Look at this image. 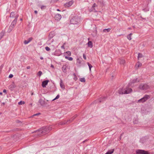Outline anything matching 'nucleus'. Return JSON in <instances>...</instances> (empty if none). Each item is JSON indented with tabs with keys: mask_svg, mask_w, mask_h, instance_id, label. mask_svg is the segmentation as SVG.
Wrapping results in <instances>:
<instances>
[{
	"mask_svg": "<svg viewBox=\"0 0 154 154\" xmlns=\"http://www.w3.org/2000/svg\"><path fill=\"white\" fill-rule=\"evenodd\" d=\"M41 8L42 10H43V9H45L46 8V7L45 6L43 5L41 7Z\"/></svg>",
	"mask_w": 154,
	"mask_h": 154,
	"instance_id": "a19ab883",
	"label": "nucleus"
},
{
	"mask_svg": "<svg viewBox=\"0 0 154 154\" xmlns=\"http://www.w3.org/2000/svg\"><path fill=\"white\" fill-rule=\"evenodd\" d=\"M140 80L137 78H136L130 80V82L128 84V86H131L132 84L139 82Z\"/></svg>",
	"mask_w": 154,
	"mask_h": 154,
	"instance_id": "0eeeda50",
	"label": "nucleus"
},
{
	"mask_svg": "<svg viewBox=\"0 0 154 154\" xmlns=\"http://www.w3.org/2000/svg\"><path fill=\"white\" fill-rule=\"evenodd\" d=\"M17 15H18L17 14H16V13L14 12H12L11 13L10 17L12 18H16V17Z\"/></svg>",
	"mask_w": 154,
	"mask_h": 154,
	"instance_id": "f3484780",
	"label": "nucleus"
},
{
	"mask_svg": "<svg viewBox=\"0 0 154 154\" xmlns=\"http://www.w3.org/2000/svg\"><path fill=\"white\" fill-rule=\"evenodd\" d=\"M87 64H88V65L89 66V70H90V71H91V68L92 67V65L90 63H89L88 62L87 63Z\"/></svg>",
	"mask_w": 154,
	"mask_h": 154,
	"instance_id": "72a5a7b5",
	"label": "nucleus"
},
{
	"mask_svg": "<svg viewBox=\"0 0 154 154\" xmlns=\"http://www.w3.org/2000/svg\"><path fill=\"white\" fill-rule=\"evenodd\" d=\"M49 82L48 80H45L42 83V86L43 88H45L46 87V86L47 85L48 83Z\"/></svg>",
	"mask_w": 154,
	"mask_h": 154,
	"instance_id": "4468645a",
	"label": "nucleus"
},
{
	"mask_svg": "<svg viewBox=\"0 0 154 154\" xmlns=\"http://www.w3.org/2000/svg\"><path fill=\"white\" fill-rule=\"evenodd\" d=\"M33 93H32V95H33Z\"/></svg>",
	"mask_w": 154,
	"mask_h": 154,
	"instance_id": "0e129e2a",
	"label": "nucleus"
},
{
	"mask_svg": "<svg viewBox=\"0 0 154 154\" xmlns=\"http://www.w3.org/2000/svg\"><path fill=\"white\" fill-rule=\"evenodd\" d=\"M34 12H35V14H37V11H34Z\"/></svg>",
	"mask_w": 154,
	"mask_h": 154,
	"instance_id": "6e6d98bb",
	"label": "nucleus"
},
{
	"mask_svg": "<svg viewBox=\"0 0 154 154\" xmlns=\"http://www.w3.org/2000/svg\"><path fill=\"white\" fill-rule=\"evenodd\" d=\"M65 58L70 61H72L73 60V58L72 57H69L67 56H65Z\"/></svg>",
	"mask_w": 154,
	"mask_h": 154,
	"instance_id": "2f4dec72",
	"label": "nucleus"
},
{
	"mask_svg": "<svg viewBox=\"0 0 154 154\" xmlns=\"http://www.w3.org/2000/svg\"><path fill=\"white\" fill-rule=\"evenodd\" d=\"M77 115H75L71 118L70 119L68 120L67 122L69 123L72 122L76 117H77Z\"/></svg>",
	"mask_w": 154,
	"mask_h": 154,
	"instance_id": "6ab92c4d",
	"label": "nucleus"
},
{
	"mask_svg": "<svg viewBox=\"0 0 154 154\" xmlns=\"http://www.w3.org/2000/svg\"><path fill=\"white\" fill-rule=\"evenodd\" d=\"M40 114V113H36V114H34L33 115V116H37V115H39Z\"/></svg>",
	"mask_w": 154,
	"mask_h": 154,
	"instance_id": "de8ad7c7",
	"label": "nucleus"
},
{
	"mask_svg": "<svg viewBox=\"0 0 154 154\" xmlns=\"http://www.w3.org/2000/svg\"><path fill=\"white\" fill-rule=\"evenodd\" d=\"M79 80L82 82H85V79L84 77L80 78Z\"/></svg>",
	"mask_w": 154,
	"mask_h": 154,
	"instance_id": "473e14b6",
	"label": "nucleus"
},
{
	"mask_svg": "<svg viewBox=\"0 0 154 154\" xmlns=\"http://www.w3.org/2000/svg\"><path fill=\"white\" fill-rule=\"evenodd\" d=\"M85 140H84L83 141V143H84L85 142Z\"/></svg>",
	"mask_w": 154,
	"mask_h": 154,
	"instance_id": "e2e57ef3",
	"label": "nucleus"
},
{
	"mask_svg": "<svg viewBox=\"0 0 154 154\" xmlns=\"http://www.w3.org/2000/svg\"><path fill=\"white\" fill-rule=\"evenodd\" d=\"M62 54L61 51L60 49L56 50L54 52V55L57 56H60Z\"/></svg>",
	"mask_w": 154,
	"mask_h": 154,
	"instance_id": "9b49d317",
	"label": "nucleus"
},
{
	"mask_svg": "<svg viewBox=\"0 0 154 154\" xmlns=\"http://www.w3.org/2000/svg\"><path fill=\"white\" fill-rule=\"evenodd\" d=\"M77 79V78L76 77V76H75L74 78V80H75V81H76Z\"/></svg>",
	"mask_w": 154,
	"mask_h": 154,
	"instance_id": "09e8293b",
	"label": "nucleus"
},
{
	"mask_svg": "<svg viewBox=\"0 0 154 154\" xmlns=\"http://www.w3.org/2000/svg\"><path fill=\"white\" fill-rule=\"evenodd\" d=\"M51 67L53 68H54V67L53 66V65L52 64H51Z\"/></svg>",
	"mask_w": 154,
	"mask_h": 154,
	"instance_id": "5fc2aeb1",
	"label": "nucleus"
},
{
	"mask_svg": "<svg viewBox=\"0 0 154 154\" xmlns=\"http://www.w3.org/2000/svg\"><path fill=\"white\" fill-rule=\"evenodd\" d=\"M40 59H41V60H43V58L42 57H40Z\"/></svg>",
	"mask_w": 154,
	"mask_h": 154,
	"instance_id": "864d4df0",
	"label": "nucleus"
},
{
	"mask_svg": "<svg viewBox=\"0 0 154 154\" xmlns=\"http://www.w3.org/2000/svg\"><path fill=\"white\" fill-rule=\"evenodd\" d=\"M60 85L61 88L63 89L65 88V86L64 85L61 79L60 80Z\"/></svg>",
	"mask_w": 154,
	"mask_h": 154,
	"instance_id": "b1692460",
	"label": "nucleus"
},
{
	"mask_svg": "<svg viewBox=\"0 0 154 154\" xmlns=\"http://www.w3.org/2000/svg\"><path fill=\"white\" fill-rule=\"evenodd\" d=\"M18 17V15H17L15 18L14 20L12 22L11 25L10 26V28L11 29H13L14 27L15 26L16 24L17 20V18Z\"/></svg>",
	"mask_w": 154,
	"mask_h": 154,
	"instance_id": "423d86ee",
	"label": "nucleus"
},
{
	"mask_svg": "<svg viewBox=\"0 0 154 154\" xmlns=\"http://www.w3.org/2000/svg\"><path fill=\"white\" fill-rule=\"evenodd\" d=\"M54 35V33L53 32H51L49 35V38L51 39Z\"/></svg>",
	"mask_w": 154,
	"mask_h": 154,
	"instance_id": "4be33fe9",
	"label": "nucleus"
},
{
	"mask_svg": "<svg viewBox=\"0 0 154 154\" xmlns=\"http://www.w3.org/2000/svg\"><path fill=\"white\" fill-rule=\"evenodd\" d=\"M132 34V33H131L127 35V38L129 40H131V35Z\"/></svg>",
	"mask_w": 154,
	"mask_h": 154,
	"instance_id": "7c9ffc66",
	"label": "nucleus"
},
{
	"mask_svg": "<svg viewBox=\"0 0 154 154\" xmlns=\"http://www.w3.org/2000/svg\"><path fill=\"white\" fill-rule=\"evenodd\" d=\"M111 29L110 28L105 29H103V32H109Z\"/></svg>",
	"mask_w": 154,
	"mask_h": 154,
	"instance_id": "cd10ccee",
	"label": "nucleus"
},
{
	"mask_svg": "<svg viewBox=\"0 0 154 154\" xmlns=\"http://www.w3.org/2000/svg\"><path fill=\"white\" fill-rule=\"evenodd\" d=\"M88 46L90 48L93 47V44L91 41H89L88 43Z\"/></svg>",
	"mask_w": 154,
	"mask_h": 154,
	"instance_id": "393cba45",
	"label": "nucleus"
},
{
	"mask_svg": "<svg viewBox=\"0 0 154 154\" xmlns=\"http://www.w3.org/2000/svg\"><path fill=\"white\" fill-rule=\"evenodd\" d=\"M2 92H0V95H2Z\"/></svg>",
	"mask_w": 154,
	"mask_h": 154,
	"instance_id": "bf43d9fd",
	"label": "nucleus"
},
{
	"mask_svg": "<svg viewBox=\"0 0 154 154\" xmlns=\"http://www.w3.org/2000/svg\"><path fill=\"white\" fill-rule=\"evenodd\" d=\"M107 98V97H101L99 99V100H98L99 101V102L101 103L106 100Z\"/></svg>",
	"mask_w": 154,
	"mask_h": 154,
	"instance_id": "2eb2a0df",
	"label": "nucleus"
},
{
	"mask_svg": "<svg viewBox=\"0 0 154 154\" xmlns=\"http://www.w3.org/2000/svg\"><path fill=\"white\" fill-rule=\"evenodd\" d=\"M61 48L62 49H65V47H64V45H62L61 47Z\"/></svg>",
	"mask_w": 154,
	"mask_h": 154,
	"instance_id": "8fccbe9b",
	"label": "nucleus"
},
{
	"mask_svg": "<svg viewBox=\"0 0 154 154\" xmlns=\"http://www.w3.org/2000/svg\"><path fill=\"white\" fill-rule=\"evenodd\" d=\"M66 44V42H64L63 45H64V46Z\"/></svg>",
	"mask_w": 154,
	"mask_h": 154,
	"instance_id": "4d7b16f0",
	"label": "nucleus"
},
{
	"mask_svg": "<svg viewBox=\"0 0 154 154\" xmlns=\"http://www.w3.org/2000/svg\"><path fill=\"white\" fill-rule=\"evenodd\" d=\"M3 66L2 65L0 67V73H1L2 70L3 68Z\"/></svg>",
	"mask_w": 154,
	"mask_h": 154,
	"instance_id": "a18cd8bd",
	"label": "nucleus"
},
{
	"mask_svg": "<svg viewBox=\"0 0 154 154\" xmlns=\"http://www.w3.org/2000/svg\"><path fill=\"white\" fill-rule=\"evenodd\" d=\"M32 39V37L29 38L28 40H25L24 42L25 44L26 45L30 42Z\"/></svg>",
	"mask_w": 154,
	"mask_h": 154,
	"instance_id": "a211bd4d",
	"label": "nucleus"
},
{
	"mask_svg": "<svg viewBox=\"0 0 154 154\" xmlns=\"http://www.w3.org/2000/svg\"><path fill=\"white\" fill-rule=\"evenodd\" d=\"M51 129V127L47 126L45 127H43L40 129L35 131H34V132L37 133V134L35 135L36 137L40 136L42 134L47 133Z\"/></svg>",
	"mask_w": 154,
	"mask_h": 154,
	"instance_id": "f257e3e1",
	"label": "nucleus"
},
{
	"mask_svg": "<svg viewBox=\"0 0 154 154\" xmlns=\"http://www.w3.org/2000/svg\"><path fill=\"white\" fill-rule=\"evenodd\" d=\"M114 151V149L109 150L105 154H112L113 152Z\"/></svg>",
	"mask_w": 154,
	"mask_h": 154,
	"instance_id": "5701e85b",
	"label": "nucleus"
},
{
	"mask_svg": "<svg viewBox=\"0 0 154 154\" xmlns=\"http://www.w3.org/2000/svg\"><path fill=\"white\" fill-rule=\"evenodd\" d=\"M73 75L74 76H76L75 74L74 73L73 74Z\"/></svg>",
	"mask_w": 154,
	"mask_h": 154,
	"instance_id": "13d9d810",
	"label": "nucleus"
},
{
	"mask_svg": "<svg viewBox=\"0 0 154 154\" xmlns=\"http://www.w3.org/2000/svg\"><path fill=\"white\" fill-rule=\"evenodd\" d=\"M25 103V102L23 101H21L20 102H18V104L19 105H21L24 104Z\"/></svg>",
	"mask_w": 154,
	"mask_h": 154,
	"instance_id": "e433bc0d",
	"label": "nucleus"
},
{
	"mask_svg": "<svg viewBox=\"0 0 154 154\" xmlns=\"http://www.w3.org/2000/svg\"><path fill=\"white\" fill-rule=\"evenodd\" d=\"M81 60L79 58H78L77 59V63L76 64L79 65L81 64Z\"/></svg>",
	"mask_w": 154,
	"mask_h": 154,
	"instance_id": "c85d7f7f",
	"label": "nucleus"
},
{
	"mask_svg": "<svg viewBox=\"0 0 154 154\" xmlns=\"http://www.w3.org/2000/svg\"><path fill=\"white\" fill-rule=\"evenodd\" d=\"M124 89H123L122 88H120L118 90V93L120 94H124Z\"/></svg>",
	"mask_w": 154,
	"mask_h": 154,
	"instance_id": "dca6fc26",
	"label": "nucleus"
},
{
	"mask_svg": "<svg viewBox=\"0 0 154 154\" xmlns=\"http://www.w3.org/2000/svg\"><path fill=\"white\" fill-rule=\"evenodd\" d=\"M42 74V72L41 71H39L38 72L37 74V75L39 76V77H40L41 75Z\"/></svg>",
	"mask_w": 154,
	"mask_h": 154,
	"instance_id": "f704fd0d",
	"label": "nucleus"
},
{
	"mask_svg": "<svg viewBox=\"0 0 154 154\" xmlns=\"http://www.w3.org/2000/svg\"><path fill=\"white\" fill-rule=\"evenodd\" d=\"M20 20H22V19H20Z\"/></svg>",
	"mask_w": 154,
	"mask_h": 154,
	"instance_id": "69168bd1",
	"label": "nucleus"
},
{
	"mask_svg": "<svg viewBox=\"0 0 154 154\" xmlns=\"http://www.w3.org/2000/svg\"><path fill=\"white\" fill-rule=\"evenodd\" d=\"M83 57L84 59L85 60H86V56L85 54H83Z\"/></svg>",
	"mask_w": 154,
	"mask_h": 154,
	"instance_id": "79ce46f5",
	"label": "nucleus"
},
{
	"mask_svg": "<svg viewBox=\"0 0 154 154\" xmlns=\"http://www.w3.org/2000/svg\"><path fill=\"white\" fill-rule=\"evenodd\" d=\"M143 57L142 54L140 53H139L138 55V58L139 59V58L142 57Z\"/></svg>",
	"mask_w": 154,
	"mask_h": 154,
	"instance_id": "4c0bfd02",
	"label": "nucleus"
},
{
	"mask_svg": "<svg viewBox=\"0 0 154 154\" xmlns=\"http://www.w3.org/2000/svg\"><path fill=\"white\" fill-rule=\"evenodd\" d=\"M38 103L41 106H43L45 104V101L42 99H40L38 100Z\"/></svg>",
	"mask_w": 154,
	"mask_h": 154,
	"instance_id": "aec40b11",
	"label": "nucleus"
},
{
	"mask_svg": "<svg viewBox=\"0 0 154 154\" xmlns=\"http://www.w3.org/2000/svg\"><path fill=\"white\" fill-rule=\"evenodd\" d=\"M97 2L101 4V5H102L103 4V1H98Z\"/></svg>",
	"mask_w": 154,
	"mask_h": 154,
	"instance_id": "37998d69",
	"label": "nucleus"
},
{
	"mask_svg": "<svg viewBox=\"0 0 154 154\" xmlns=\"http://www.w3.org/2000/svg\"><path fill=\"white\" fill-rule=\"evenodd\" d=\"M66 66L65 65H63L62 67V70L63 72L66 73Z\"/></svg>",
	"mask_w": 154,
	"mask_h": 154,
	"instance_id": "412c9836",
	"label": "nucleus"
},
{
	"mask_svg": "<svg viewBox=\"0 0 154 154\" xmlns=\"http://www.w3.org/2000/svg\"><path fill=\"white\" fill-rule=\"evenodd\" d=\"M73 2L72 1H71L67 3L64 4V6L66 7H69L71 6L73 4Z\"/></svg>",
	"mask_w": 154,
	"mask_h": 154,
	"instance_id": "ddd939ff",
	"label": "nucleus"
},
{
	"mask_svg": "<svg viewBox=\"0 0 154 154\" xmlns=\"http://www.w3.org/2000/svg\"><path fill=\"white\" fill-rule=\"evenodd\" d=\"M16 85L14 82L12 83L9 86V89L11 91H12L16 87Z\"/></svg>",
	"mask_w": 154,
	"mask_h": 154,
	"instance_id": "9d476101",
	"label": "nucleus"
},
{
	"mask_svg": "<svg viewBox=\"0 0 154 154\" xmlns=\"http://www.w3.org/2000/svg\"><path fill=\"white\" fill-rule=\"evenodd\" d=\"M57 11H60L59 9H57Z\"/></svg>",
	"mask_w": 154,
	"mask_h": 154,
	"instance_id": "052dcab7",
	"label": "nucleus"
},
{
	"mask_svg": "<svg viewBox=\"0 0 154 154\" xmlns=\"http://www.w3.org/2000/svg\"><path fill=\"white\" fill-rule=\"evenodd\" d=\"M6 90L5 89H4L3 90V92L6 93Z\"/></svg>",
	"mask_w": 154,
	"mask_h": 154,
	"instance_id": "3c124183",
	"label": "nucleus"
},
{
	"mask_svg": "<svg viewBox=\"0 0 154 154\" xmlns=\"http://www.w3.org/2000/svg\"><path fill=\"white\" fill-rule=\"evenodd\" d=\"M128 87H126L125 89H124V94H129V93L131 92L132 90L131 88H129L128 87H129L128 85Z\"/></svg>",
	"mask_w": 154,
	"mask_h": 154,
	"instance_id": "1a4fd4ad",
	"label": "nucleus"
},
{
	"mask_svg": "<svg viewBox=\"0 0 154 154\" xmlns=\"http://www.w3.org/2000/svg\"><path fill=\"white\" fill-rule=\"evenodd\" d=\"M60 97V95H59V94H58L57 96L54 99H53L52 101H54L56 99H58Z\"/></svg>",
	"mask_w": 154,
	"mask_h": 154,
	"instance_id": "58836bf2",
	"label": "nucleus"
},
{
	"mask_svg": "<svg viewBox=\"0 0 154 154\" xmlns=\"http://www.w3.org/2000/svg\"><path fill=\"white\" fill-rule=\"evenodd\" d=\"M120 63L121 64L124 65L125 63V61L124 60L121 59L120 60Z\"/></svg>",
	"mask_w": 154,
	"mask_h": 154,
	"instance_id": "c756f323",
	"label": "nucleus"
},
{
	"mask_svg": "<svg viewBox=\"0 0 154 154\" xmlns=\"http://www.w3.org/2000/svg\"><path fill=\"white\" fill-rule=\"evenodd\" d=\"M138 64H137L135 65V67L136 68H138L139 67L141 66H142V64L140 63V62H137Z\"/></svg>",
	"mask_w": 154,
	"mask_h": 154,
	"instance_id": "bb28decb",
	"label": "nucleus"
},
{
	"mask_svg": "<svg viewBox=\"0 0 154 154\" xmlns=\"http://www.w3.org/2000/svg\"><path fill=\"white\" fill-rule=\"evenodd\" d=\"M139 88L142 90H146L149 88V86L146 84H142L139 85Z\"/></svg>",
	"mask_w": 154,
	"mask_h": 154,
	"instance_id": "39448f33",
	"label": "nucleus"
},
{
	"mask_svg": "<svg viewBox=\"0 0 154 154\" xmlns=\"http://www.w3.org/2000/svg\"><path fill=\"white\" fill-rule=\"evenodd\" d=\"M13 76V75L12 74H10L9 76V78H12Z\"/></svg>",
	"mask_w": 154,
	"mask_h": 154,
	"instance_id": "c03bdc74",
	"label": "nucleus"
},
{
	"mask_svg": "<svg viewBox=\"0 0 154 154\" xmlns=\"http://www.w3.org/2000/svg\"><path fill=\"white\" fill-rule=\"evenodd\" d=\"M61 18V15L59 14H56L54 17L55 19L57 21L60 20Z\"/></svg>",
	"mask_w": 154,
	"mask_h": 154,
	"instance_id": "f8f14e48",
	"label": "nucleus"
},
{
	"mask_svg": "<svg viewBox=\"0 0 154 154\" xmlns=\"http://www.w3.org/2000/svg\"><path fill=\"white\" fill-rule=\"evenodd\" d=\"M2 104H3V105H5V103H2Z\"/></svg>",
	"mask_w": 154,
	"mask_h": 154,
	"instance_id": "680f3d73",
	"label": "nucleus"
},
{
	"mask_svg": "<svg viewBox=\"0 0 154 154\" xmlns=\"http://www.w3.org/2000/svg\"><path fill=\"white\" fill-rule=\"evenodd\" d=\"M136 153L137 154H149L147 151L139 149L136 151Z\"/></svg>",
	"mask_w": 154,
	"mask_h": 154,
	"instance_id": "6e6552de",
	"label": "nucleus"
},
{
	"mask_svg": "<svg viewBox=\"0 0 154 154\" xmlns=\"http://www.w3.org/2000/svg\"><path fill=\"white\" fill-rule=\"evenodd\" d=\"M45 49L47 51H49L51 50L50 48L49 47L47 46L45 47Z\"/></svg>",
	"mask_w": 154,
	"mask_h": 154,
	"instance_id": "ea45409f",
	"label": "nucleus"
},
{
	"mask_svg": "<svg viewBox=\"0 0 154 154\" xmlns=\"http://www.w3.org/2000/svg\"><path fill=\"white\" fill-rule=\"evenodd\" d=\"M5 33L4 32L2 31L0 33V40L3 38L4 35Z\"/></svg>",
	"mask_w": 154,
	"mask_h": 154,
	"instance_id": "a878e982",
	"label": "nucleus"
},
{
	"mask_svg": "<svg viewBox=\"0 0 154 154\" xmlns=\"http://www.w3.org/2000/svg\"><path fill=\"white\" fill-rule=\"evenodd\" d=\"M59 0H51V2H56L57 1H58Z\"/></svg>",
	"mask_w": 154,
	"mask_h": 154,
	"instance_id": "49530a36",
	"label": "nucleus"
},
{
	"mask_svg": "<svg viewBox=\"0 0 154 154\" xmlns=\"http://www.w3.org/2000/svg\"><path fill=\"white\" fill-rule=\"evenodd\" d=\"M65 53L67 54V55L69 56H70L71 55V52L69 51H66L65 52Z\"/></svg>",
	"mask_w": 154,
	"mask_h": 154,
	"instance_id": "c9c22d12",
	"label": "nucleus"
},
{
	"mask_svg": "<svg viewBox=\"0 0 154 154\" xmlns=\"http://www.w3.org/2000/svg\"><path fill=\"white\" fill-rule=\"evenodd\" d=\"M98 7V5H96L95 3L93 4L91 8L89 9L88 10L90 12H96L97 11V10Z\"/></svg>",
	"mask_w": 154,
	"mask_h": 154,
	"instance_id": "7ed1b4c3",
	"label": "nucleus"
},
{
	"mask_svg": "<svg viewBox=\"0 0 154 154\" xmlns=\"http://www.w3.org/2000/svg\"><path fill=\"white\" fill-rule=\"evenodd\" d=\"M80 19L77 16H75L71 18L70 21L71 24L75 25V27L77 28L79 26Z\"/></svg>",
	"mask_w": 154,
	"mask_h": 154,
	"instance_id": "f03ea898",
	"label": "nucleus"
},
{
	"mask_svg": "<svg viewBox=\"0 0 154 154\" xmlns=\"http://www.w3.org/2000/svg\"><path fill=\"white\" fill-rule=\"evenodd\" d=\"M150 98V97L149 95H145L143 98L138 100V102L139 103L144 102Z\"/></svg>",
	"mask_w": 154,
	"mask_h": 154,
	"instance_id": "20e7f679",
	"label": "nucleus"
},
{
	"mask_svg": "<svg viewBox=\"0 0 154 154\" xmlns=\"http://www.w3.org/2000/svg\"><path fill=\"white\" fill-rule=\"evenodd\" d=\"M30 66H28L26 67V68L27 69H30Z\"/></svg>",
	"mask_w": 154,
	"mask_h": 154,
	"instance_id": "603ef678",
	"label": "nucleus"
}]
</instances>
